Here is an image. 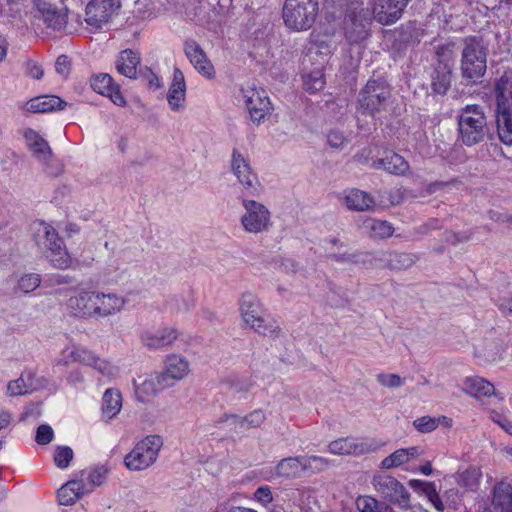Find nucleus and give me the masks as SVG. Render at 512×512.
Segmentation results:
<instances>
[{"label": "nucleus", "mask_w": 512, "mask_h": 512, "mask_svg": "<svg viewBox=\"0 0 512 512\" xmlns=\"http://www.w3.org/2000/svg\"><path fill=\"white\" fill-rule=\"evenodd\" d=\"M238 312L245 326L263 336H276L280 332L277 321L270 315L260 298L244 292L238 300Z\"/></svg>", "instance_id": "nucleus-1"}, {"label": "nucleus", "mask_w": 512, "mask_h": 512, "mask_svg": "<svg viewBox=\"0 0 512 512\" xmlns=\"http://www.w3.org/2000/svg\"><path fill=\"white\" fill-rule=\"evenodd\" d=\"M496 127L502 143L512 145V73L505 72L494 85Z\"/></svg>", "instance_id": "nucleus-2"}, {"label": "nucleus", "mask_w": 512, "mask_h": 512, "mask_svg": "<svg viewBox=\"0 0 512 512\" xmlns=\"http://www.w3.org/2000/svg\"><path fill=\"white\" fill-rule=\"evenodd\" d=\"M486 63L487 53L482 41L477 37L466 38L461 56L462 77L471 83H476L484 76Z\"/></svg>", "instance_id": "nucleus-3"}, {"label": "nucleus", "mask_w": 512, "mask_h": 512, "mask_svg": "<svg viewBox=\"0 0 512 512\" xmlns=\"http://www.w3.org/2000/svg\"><path fill=\"white\" fill-rule=\"evenodd\" d=\"M458 126L460 138L467 146L482 142L488 133L485 114L478 105H467L461 110Z\"/></svg>", "instance_id": "nucleus-4"}, {"label": "nucleus", "mask_w": 512, "mask_h": 512, "mask_svg": "<svg viewBox=\"0 0 512 512\" xmlns=\"http://www.w3.org/2000/svg\"><path fill=\"white\" fill-rule=\"evenodd\" d=\"M163 446L159 435H148L139 440L125 456L124 464L130 471H144L155 464Z\"/></svg>", "instance_id": "nucleus-5"}, {"label": "nucleus", "mask_w": 512, "mask_h": 512, "mask_svg": "<svg viewBox=\"0 0 512 512\" xmlns=\"http://www.w3.org/2000/svg\"><path fill=\"white\" fill-rule=\"evenodd\" d=\"M35 231L37 243L48 250L47 258L51 264L57 269L69 268L72 263L71 257L56 230L50 224L38 222Z\"/></svg>", "instance_id": "nucleus-6"}, {"label": "nucleus", "mask_w": 512, "mask_h": 512, "mask_svg": "<svg viewBox=\"0 0 512 512\" xmlns=\"http://www.w3.org/2000/svg\"><path fill=\"white\" fill-rule=\"evenodd\" d=\"M318 0H286L283 19L286 26L295 31L309 29L315 21Z\"/></svg>", "instance_id": "nucleus-7"}, {"label": "nucleus", "mask_w": 512, "mask_h": 512, "mask_svg": "<svg viewBox=\"0 0 512 512\" xmlns=\"http://www.w3.org/2000/svg\"><path fill=\"white\" fill-rule=\"evenodd\" d=\"M243 213L240 217L242 229L251 234L265 232L271 226V213L262 203L255 200H242Z\"/></svg>", "instance_id": "nucleus-8"}, {"label": "nucleus", "mask_w": 512, "mask_h": 512, "mask_svg": "<svg viewBox=\"0 0 512 512\" xmlns=\"http://www.w3.org/2000/svg\"><path fill=\"white\" fill-rule=\"evenodd\" d=\"M352 6L344 19V33L350 44H358L369 36L371 16L363 4L352 3Z\"/></svg>", "instance_id": "nucleus-9"}, {"label": "nucleus", "mask_w": 512, "mask_h": 512, "mask_svg": "<svg viewBox=\"0 0 512 512\" xmlns=\"http://www.w3.org/2000/svg\"><path fill=\"white\" fill-rule=\"evenodd\" d=\"M390 89L383 81L369 80L359 93L358 106L363 114L374 115L385 109Z\"/></svg>", "instance_id": "nucleus-10"}, {"label": "nucleus", "mask_w": 512, "mask_h": 512, "mask_svg": "<svg viewBox=\"0 0 512 512\" xmlns=\"http://www.w3.org/2000/svg\"><path fill=\"white\" fill-rule=\"evenodd\" d=\"M240 100L245 104L254 123H261L271 113V102L266 92L253 84L241 87Z\"/></svg>", "instance_id": "nucleus-11"}, {"label": "nucleus", "mask_w": 512, "mask_h": 512, "mask_svg": "<svg viewBox=\"0 0 512 512\" xmlns=\"http://www.w3.org/2000/svg\"><path fill=\"white\" fill-rule=\"evenodd\" d=\"M122 6V0H91L85 9V22L90 30L96 31L110 22Z\"/></svg>", "instance_id": "nucleus-12"}, {"label": "nucleus", "mask_w": 512, "mask_h": 512, "mask_svg": "<svg viewBox=\"0 0 512 512\" xmlns=\"http://www.w3.org/2000/svg\"><path fill=\"white\" fill-rule=\"evenodd\" d=\"M373 485L385 499L398 505L404 510L410 509V493L396 478L389 475H377Z\"/></svg>", "instance_id": "nucleus-13"}, {"label": "nucleus", "mask_w": 512, "mask_h": 512, "mask_svg": "<svg viewBox=\"0 0 512 512\" xmlns=\"http://www.w3.org/2000/svg\"><path fill=\"white\" fill-rule=\"evenodd\" d=\"M319 56L320 46L311 43L302 59V86L310 94H316L320 89Z\"/></svg>", "instance_id": "nucleus-14"}, {"label": "nucleus", "mask_w": 512, "mask_h": 512, "mask_svg": "<svg viewBox=\"0 0 512 512\" xmlns=\"http://www.w3.org/2000/svg\"><path fill=\"white\" fill-rule=\"evenodd\" d=\"M381 445L375 439L345 437L330 442L328 450L335 455L359 456L375 452Z\"/></svg>", "instance_id": "nucleus-15"}, {"label": "nucleus", "mask_w": 512, "mask_h": 512, "mask_svg": "<svg viewBox=\"0 0 512 512\" xmlns=\"http://www.w3.org/2000/svg\"><path fill=\"white\" fill-rule=\"evenodd\" d=\"M49 381L31 370L23 371L17 379L8 382L6 395L9 397L23 396L48 386Z\"/></svg>", "instance_id": "nucleus-16"}, {"label": "nucleus", "mask_w": 512, "mask_h": 512, "mask_svg": "<svg viewBox=\"0 0 512 512\" xmlns=\"http://www.w3.org/2000/svg\"><path fill=\"white\" fill-rule=\"evenodd\" d=\"M159 373L139 376L133 379L135 397L142 403L150 402L162 389L171 385L165 383Z\"/></svg>", "instance_id": "nucleus-17"}, {"label": "nucleus", "mask_w": 512, "mask_h": 512, "mask_svg": "<svg viewBox=\"0 0 512 512\" xmlns=\"http://www.w3.org/2000/svg\"><path fill=\"white\" fill-rule=\"evenodd\" d=\"M409 0H372L373 17L382 25H390L400 19Z\"/></svg>", "instance_id": "nucleus-18"}, {"label": "nucleus", "mask_w": 512, "mask_h": 512, "mask_svg": "<svg viewBox=\"0 0 512 512\" xmlns=\"http://www.w3.org/2000/svg\"><path fill=\"white\" fill-rule=\"evenodd\" d=\"M179 337V331L173 326L149 328L142 331L141 343L149 349H162L172 345Z\"/></svg>", "instance_id": "nucleus-19"}, {"label": "nucleus", "mask_w": 512, "mask_h": 512, "mask_svg": "<svg viewBox=\"0 0 512 512\" xmlns=\"http://www.w3.org/2000/svg\"><path fill=\"white\" fill-rule=\"evenodd\" d=\"M231 170L244 190L250 194L257 191V176L253 173L247 159L236 149L232 152Z\"/></svg>", "instance_id": "nucleus-20"}, {"label": "nucleus", "mask_w": 512, "mask_h": 512, "mask_svg": "<svg viewBox=\"0 0 512 512\" xmlns=\"http://www.w3.org/2000/svg\"><path fill=\"white\" fill-rule=\"evenodd\" d=\"M90 85L93 91L109 98L115 105L121 107L126 105V100L120 90V86L114 82L109 74L100 73L92 76Z\"/></svg>", "instance_id": "nucleus-21"}, {"label": "nucleus", "mask_w": 512, "mask_h": 512, "mask_svg": "<svg viewBox=\"0 0 512 512\" xmlns=\"http://www.w3.org/2000/svg\"><path fill=\"white\" fill-rule=\"evenodd\" d=\"M184 52L199 74L208 79H213L215 77L216 73L213 64L196 41H186L184 45Z\"/></svg>", "instance_id": "nucleus-22"}, {"label": "nucleus", "mask_w": 512, "mask_h": 512, "mask_svg": "<svg viewBox=\"0 0 512 512\" xmlns=\"http://www.w3.org/2000/svg\"><path fill=\"white\" fill-rule=\"evenodd\" d=\"M97 290L80 289L68 299L67 306L75 315L95 318Z\"/></svg>", "instance_id": "nucleus-23"}, {"label": "nucleus", "mask_w": 512, "mask_h": 512, "mask_svg": "<svg viewBox=\"0 0 512 512\" xmlns=\"http://www.w3.org/2000/svg\"><path fill=\"white\" fill-rule=\"evenodd\" d=\"M126 304L122 295L97 290L95 318H106L120 313Z\"/></svg>", "instance_id": "nucleus-24"}, {"label": "nucleus", "mask_w": 512, "mask_h": 512, "mask_svg": "<svg viewBox=\"0 0 512 512\" xmlns=\"http://www.w3.org/2000/svg\"><path fill=\"white\" fill-rule=\"evenodd\" d=\"M186 83L184 74L179 68L173 70L172 83L167 93V102L170 109L180 112L185 109Z\"/></svg>", "instance_id": "nucleus-25"}, {"label": "nucleus", "mask_w": 512, "mask_h": 512, "mask_svg": "<svg viewBox=\"0 0 512 512\" xmlns=\"http://www.w3.org/2000/svg\"><path fill=\"white\" fill-rule=\"evenodd\" d=\"M482 512H512V486L506 481L496 483L491 491V507Z\"/></svg>", "instance_id": "nucleus-26"}, {"label": "nucleus", "mask_w": 512, "mask_h": 512, "mask_svg": "<svg viewBox=\"0 0 512 512\" xmlns=\"http://www.w3.org/2000/svg\"><path fill=\"white\" fill-rule=\"evenodd\" d=\"M190 372L189 362L181 355L171 354L168 355L164 361V370L160 375L164 376L165 383L180 381L185 378Z\"/></svg>", "instance_id": "nucleus-27"}, {"label": "nucleus", "mask_w": 512, "mask_h": 512, "mask_svg": "<svg viewBox=\"0 0 512 512\" xmlns=\"http://www.w3.org/2000/svg\"><path fill=\"white\" fill-rule=\"evenodd\" d=\"M89 349L73 342L67 343L54 359L56 367H68L74 363L85 365Z\"/></svg>", "instance_id": "nucleus-28"}, {"label": "nucleus", "mask_w": 512, "mask_h": 512, "mask_svg": "<svg viewBox=\"0 0 512 512\" xmlns=\"http://www.w3.org/2000/svg\"><path fill=\"white\" fill-rule=\"evenodd\" d=\"M91 493V485L84 479L68 481L58 490L57 496L61 505H72L82 496Z\"/></svg>", "instance_id": "nucleus-29"}, {"label": "nucleus", "mask_w": 512, "mask_h": 512, "mask_svg": "<svg viewBox=\"0 0 512 512\" xmlns=\"http://www.w3.org/2000/svg\"><path fill=\"white\" fill-rule=\"evenodd\" d=\"M39 18L44 25L55 31L62 30L67 24V7L66 5H50L46 7L36 8Z\"/></svg>", "instance_id": "nucleus-30"}, {"label": "nucleus", "mask_w": 512, "mask_h": 512, "mask_svg": "<svg viewBox=\"0 0 512 512\" xmlns=\"http://www.w3.org/2000/svg\"><path fill=\"white\" fill-rule=\"evenodd\" d=\"M312 461H317V457H296L286 458L276 466V474L280 477H297L303 471L312 467Z\"/></svg>", "instance_id": "nucleus-31"}, {"label": "nucleus", "mask_w": 512, "mask_h": 512, "mask_svg": "<svg viewBox=\"0 0 512 512\" xmlns=\"http://www.w3.org/2000/svg\"><path fill=\"white\" fill-rule=\"evenodd\" d=\"M419 257L413 253L406 252H379L378 260L390 270L402 271L412 267Z\"/></svg>", "instance_id": "nucleus-32"}, {"label": "nucleus", "mask_w": 512, "mask_h": 512, "mask_svg": "<svg viewBox=\"0 0 512 512\" xmlns=\"http://www.w3.org/2000/svg\"><path fill=\"white\" fill-rule=\"evenodd\" d=\"M66 106V102L55 95H43L30 99L25 107L28 112L32 113H49L62 110Z\"/></svg>", "instance_id": "nucleus-33"}, {"label": "nucleus", "mask_w": 512, "mask_h": 512, "mask_svg": "<svg viewBox=\"0 0 512 512\" xmlns=\"http://www.w3.org/2000/svg\"><path fill=\"white\" fill-rule=\"evenodd\" d=\"M85 366L92 368L102 377L112 380L119 375V367L112 361L101 357L89 349Z\"/></svg>", "instance_id": "nucleus-34"}, {"label": "nucleus", "mask_w": 512, "mask_h": 512, "mask_svg": "<svg viewBox=\"0 0 512 512\" xmlns=\"http://www.w3.org/2000/svg\"><path fill=\"white\" fill-rule=\"evenodd\" d=\"M122 409V395L115 388H108L102 396L101 415L105 421L114 419Z\"/></svg>", "instance_id": "nucleus-35"}, {"label": "nucleus", "mask_w": 512, "mask_h": 512, "mask_svg": "<svg viewBox=\"0 0 512 512\" xmlns=\"http://www.w3.org/2000/svg\"><path fill=\"white\" fill-rule=\"evenodd\" d=\"M373 167L383 169L390 174L403 175L408 171L409 164L402 156L390 151L385 157L374 161Z\"/></svg>", "instance_id": "nucleus-36"}, {"label": "nucleus", "mask_w": 512, "mask_h": 512, "mask_svg": "<svg viewBox=\"0 0 512 512\" xmlns=\"http://www.w3.org/2000/svg\"><path fill=\"white\" fill-rule=\"evenodd\" d=\"M327 257L334 258L338 262H350L354 264L362 265L366 268H371L376 265V262H379L378 257L379 253H369V252H348L344 250L339 253H329Z\"/></svg>", "instance_id": "nucleus-37"}, {"label": "nucleus", "mask_w": 512, "mask_h": 512, "mask_svg": "<svg viewBox=\"0 0 512 512\" xmlns=\"http://www.w3.org/2000/svg\"><path fill=\"white\" fill-rule=\"evenodd\" d=\"M452 83V68L446 64H436L431 74V89L434 93L445 95Z\"/></svg>", "instance_id": "nucleus-38"}, {"label": "nucleus", "mask_w": 512, "mask_h": 512, "mask_svg": "<svg viewBox=\"0 0 512 512\" xmlns=\"http://www.w3.org/2000/svg\"><path fill=\"white\" fill-rule=\"evenodd\" d=\"M140 55L131 49L120 52L116 60L117 71L125 77L134 78L140 64Z\"/></svg>", "instance_id": "nucleus-39"}, {"label": "nucleus", "mask_w": 512, "mask_h": 512, "mask_svg": "<svg viewBox=\"0 0 512 512\" xmlns=\"http://www.w3.org/2000/svg\"><path fill=\"white\" fill-rule=\"evenodd\" d=\"M420 455L418 447L398 449L389 456L385 457L380 464L382 469H392L399 467Z\"/></svg>", "instance_id": "nucleus-40"}, {"label": "nucleus", "mask_w": 512, "mask_h": 512, "mask_svg": "<svg viewBox=\"0 0 512 512\" xmlns=\"http://www.w3.org/2000/svg\"><path fill=\"white\" fill-rule=\"evenodd\" d=\"M463 391L473 397L482 398L494 394L495 388L481 377H468L464 381Z\"/></svg>", "instance_id": "nucleus-41"}, {"label": "nucleus", "mask_w": 512, "mask_h": 512, "mask_svg": "<svg viewBox=\"0 0 512 512\" xmlns=\"http://www.w3.org/2000/svg\"><path fill=\"white\" fill-rule=\"evenodd\" d=\"M362 228L371 238L375 239L388 238L394 232V228L389 222L373 218L364 220Z\"/></svg>", "instance_id": "nucleus-42"}, {"label": "nucleus", "mask_w": 512, "mask_h": 512, "mask_svg": "<svg viewBox=\"0 0 512 512\" xmlns=\"http://www.w3.org/2000/svg\"><path fill=\"white\" fill-rule=\"evenodd\" d=\"M345 202L349 209L356 211L369 210L375 204L372 196L358 189L350 190L346 195Z\"/></svg>", "instance_id": "nucleus-43"}, {"label": "nucleus", "mask_w": 512, "mask_h": 512, "mask_svg": "<svg viewBox=\"0 0 512 512\" xmlns=\"http://www.w3.org/2000/svg\"><path fill=\"white\" fill-rule=\"evenodd\" d=\"M25 141L30 148V150L41 159H46L51 150L47 144V142L34 130L27 129L24 132Z\"/></svg>", "instance_id": "nucleus-44"}, {"label": "nucleus", "mask_w": 512, "mask_h": 512, "mask_svg": "<svg viewBox=\"0 0 512 512\" xmlns=\"http://www.w3.org/2000/svg\"><path fill=\"white\" fill-rule=\"evenodd\" d=\"M481 471L476 467H470L458 476V484L466 490L475 491L478 488Z\"/></svg>", "instance_id": "nucleus-45"}, {"label": "nucleus", "mask_w": 512, "mask_h": 512, "mask_svg": "<svg viewBox=\"0 0 512 512\" xmlns=\"http://www.w3.org/2000/svg\"><path fill=\"white\" fill-rule=\"evenodd\" d=\"M41 283L40 275L35 273L25 274L18 280V289L24 293L33 292Z\"/></svg>", "instance_id": "nucleus-46"}, {"label": "nucleus", "mask_w": 512, "mask_h": 512, "mask_svg": "<svg viewBox=\"0 0 512 512\" xmlns=\"http://www.w3.org/2000/svg\"><path fill=\"white\" fill-rule=\"evenodd\" d=\"M73 459V451L68 446H58L54 452V463L60 469H66Z\"/></svg>", "instance_id": "nucleus-47"}, {"label": "nucleus", "mask_w": 512, "mask_h": 512, "mask_svg": "<svg viewBox=\"0 0 512 512\" xmlns=\"http://www.w3.org/2000/svg\"><path fill=\"white\" fill-rule=\"evenodd\" d=\"M453 44L446 43L436 47V57L438 60L437 64H446L448 67L453 66Z\"/></svg>", "instance_id": "nucleus-48"}, {"label": "nucleus", "mask_w": 512, "mask_h": 512, "mask_svg": "<svg viewBox=\"0 0 512 512\" xmlns=\"http://www.w3.org/2000/svg\"><path fill=\"white\" fill-rule=\"evenodd\" d=\"M440 423L438 418L423 416L417 418L413 422V426L421 433H429L434 431Z\"/></svg>", "instance_id": "nucleus-49"}, {"label": "nucleus", "mask_w": 512, "mask_h": 512, "mask_svg": "<svg viewBox=\"0 0 512 512\" xmlns=\"http://www.w3.org/2000/svg\"><path fill=\"white\" fill-rule=\"evenodd\" d=\"M377 381L387 388L400 387L404 383L403 379L395 373H380L377 375Z\"/></svg>", "instance_id": "nucleus-50"}, {"label": "nucleus", "mask_w": 512, "mask_h": 512, "mask_svg": "<svg viewBox=\"0 0 512 512\" xmlns=\"http://www.w3.org/2000/svg\"><path fill=\"white\" fill-rule=\"evenodd\" d=\"M253 499L264 507L268 506L273 501L271 488L267 485L260 486L255 490Z\"/></svg>", "instance_id": "nucleus-51"}, {"label": "nucleus", "mask_w": 512, "mask_h": 512, "mask_svg": "<svg viewBox=\"0 0 512 512\" xmlns=\"http://www.w3.org/2000/svg\"><path fill=\"white\" fill-rule=\"evenodd\" d=\"M348 0H325L324 8L326 10V19L332 21L337 17L336 11L341 12V9L346 5Z\"/></svg>", "instance_id": "nucleus-52"}, {"label": "nucleus", "mask_w": 512, "mask_h": 512, "mask_svg": "<svg viewBox=\"0 0 512 512\" xmlns=\"http://www.w3.org/2000/svg\"><path fill=\"white\" fill-rule=\"evenodd\" d=\"M377 501L371 496H359L356 499V506L360 512H375Z\"/></svg>", "instance_id": "nucleus-53"}, {"label": "nucleus", "mask_w": 512, "mask_h": 512, "mask_svg": "<svg viewBox=\"0 0 512 512\" xmlns=\"http://www.w3.org/2000/svg\"><path fill=\"white\" fill-rule=\"evenodd\" d=\"M54 432L49 425H40L36 432L35 440L40 445H46L53 439Z\"/></svg>", "instance_id": "nucleus-54"}, {"label": "nucleus", "mask_w": 512, "mask_h": 512, "mask_svg": "<svg viewBox=\"0 0 512 512\" xmlns=\"http://www.w3.org/2000/svg\"><path fill=\"white\" fill-rule=\"evenodd\" d=\"M84 479L86 484L91 485V492L94 490L96 486H99L104 479V474L99 470H94L91 472H83L81 474V478Z\"/></svg>", "instance_id": "nucleus-55"}, {"label": "nucleus", "mask_w": 512, "mask_h": 512, "mask_svg": "<svg viewBox=\"0 0 512 512\" xmlns=\"http://www.w3.org/2000/svg\"><path fill=\"white\" fill-rule=\"evenodd\" d=\"M265 420V414L261 410H255L245 417L244 423L247 427H259Z\"/></svg>", "instance_id": "nucleus-56"}, {"label": "nucleus", "mask_w": 512, "mask_h": 512, "mask_svg": "<svg viewBox=\"0 0 512 512\" xmlns=\"http://www.w3.org/2000/svg\"><path fill=\"white\" fill-rule=\"evenodd\" d=\"M70 61L67 56L61 55L55 63L56 72L63 78H66L70 72Z\"/></svg>", "instance_id": "nucleus-57"}, {"label": "nucleus", "mask_w": 512, "mask_h": 512, "mask_svg": "<svg viewBox=\"0 0 512 512\" xmlns=\"http://www.w3.org/2000/svg\"><path fill=\"white\" fill-rule=\"evenodd\" d=\"M425 493L427 494L430 502L434 505V507L438 511H443L444 510V505H443V503H442L438 493L436 492L435 487H434L433 484H427L426 485Z\"/></svg>", "instance_id": "nucleus-58"}, {"label": "nucleus", "mask_w": 512, "mask_h": 512, "mask_svg": "<svg viewBox=\"0 0 512 512\" xmlns=\"http://www.w3.org/2000/svg\"><path fill=\"white\" fill-rule=\"evenodd\" d=\"M344 142H345V137L339 131H331L327 135V143L332 148H339V147H341L344 144Z\"/></svg>", "instance_id": "nucleus-59"}, {"label": "nucleus", "mask_w": 512, "mask_h": 512, "mask_svg": "<svg viewBox=\"0 0 512 512\" xmlns=\"http://www.w3.org/2000/svg\"><path fill=\"white\" fill-rule=\"evenodd\" d=\"M26 71L31 78L36 80L41 79L44 74L42 67L36 62H28Z\"/></svg>", "instance_id": "nucleus-60"}, {"label": "nucleus", "mask_w": 512, "mask_h": 512, "mask_svg": "<svg viewBox=\"0 0 512 512\" xmlns=\"http://www.w3.org/2000/svg\"><path fill=\"white\" fill-rule=\"evenodd\" d=\"M274 265L286 273H292L296 270V264L292 259H279L274 262Z\"/></svg>", "instance_id": "nucleus-61"}, {"label": "nucleus", "mask_w": 512, "mask_h": 512, "mask_svg": "<svg viewBox=\"0 0 512 512\" xmlns=\"http://www.w3.org/2000/svg\"><path fill=\"white\" fill-rule=\"evenodd\" d=\"M84 381H85L84 375L79 369L72 370L67 375V382L73 386L83 384Z\"/></svg>", "instance_id": "nucleus-62"}, {"label": "nucleus", "mask_w": 512, "mask_h": 512, "mask_svg": "<svg viewBox=\"0 0 512 512\" xmlns=\"http://www.w3.org/2000/svg\"><path fill=\"white\" fill-rule=\"evenodd\" d=\"M12 417L8 411L0 410V430L8 427L11 423Z\"/></svg>", "instance_id": "nucleus-63"}, {"label": "nucleus", "mask_w": 512, "mask_h": 512, "mask_svg": "<svg viewBox=\"0 0 512 512\" xmlns=\"http://www.w3.org/2000/svg\"><path fill=\"white\" fill-rule=\"evenodd\" d=\"M449 183L448 182H443V181H436V182H433V183H430L428 186H427V192L429 194H433L435 193L436 191L440 190V189H443L444 187L448 186Z\"/></svg>", "instance_id": "nucleus-64"}]
</instances>
